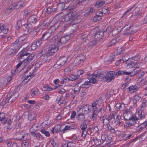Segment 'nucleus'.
Wrapping results in <instances>:
<instances>
[{"instance_id": "f257e3e1", "label": "nucleus", "mask_w": 147, "mask_h": 147, "mask_svg": "<svg viewBox=\"0 0 147 147\" xmlns=\"http://www.w3.org/2000/svg\"><path fill=\"white\" fill-rule=\"evenodd\" d=\"M134 71L131 72H128L125 71L119 70L117 72H115L113 71H111L109 72L107 75L106 77V81L107 82H111L115 78L114 75L118 76L124 74V75H130L131 76H132L136 74L138 71L137 69H134Z\"/></svg>"}, {"instance_id": "f03ea898", "label": "nucleus", "mask_w": 147, "mask_h": 147, "mask_svg": "<svg viewBox=\"0 0 147 147\" xmlns=\"http://www.w3.org/2000/svg\"><path fill=\"white\" fill-rule=\"evenodd\" d=\"M137 114L136 115L133 114L128 117L126 116L124 117L125 119L128 121L127 122V124L128 126L131 127L137 123V121L139 120L138 118H137Z\"/></svg>"}, {"instance_id": "7ed1b4c3", "label": "nucleus", "mask_w": 147, "mask_h": 147, "mask_svg": "<svg viewBox=\"0 0 147 147\" xmlns=\"http://www.w3.org/2000/svg\"><path fill=\"white\" fill-rule=\"evenodd\" d=\"M97 75L95 74H92V77L89 79V81H85L83 84H82L81 86V87L84 88H88L91 85V83L93 84L96 83L97 82V80L96 79V78H97Z\"/></svg>"}, {"instance_id": "20e7f679", "label": "nucleus", "mask_w": 147, "mask_h": 147, "mask_svg": "<svg viewBox=\"0 0 147 147\" xmlns=\"http://www.w3.org/2000/svg\"><path fill=\"white\" fill-rule=\"evenodd\" d=\"M67 59V57L65 56H63L60 58L56 64L54 65V67L57 69L60 68L62 66L64 65Z\"/></svg>"}, {"instance_id": "39448f33", "label": "nucleus", "mask_w": 147, "mask_h": 147, "mask_svg": "<svg viewBox=\"0 0 147 147\" xmlns=\"http://www.w3.org/2000/svg\"><path fill=\"white\" fill-rule=\"evenodd\" d=\"M55 30V28H53V30L51 28L48 30L43 34L41 37L45 41V40L48 39L53 34Z\"/></svg>"}, {"instance_id": "423d86ee", "label": "nucleus", "mask_w": 147, "mask_h": 147, "mask_svg": "<svg viewBox=\"0 0 147 147\" xmlns=\"http://www.w3.org/2000/svg\"><path fill=\"white\" fill-rule=\"evenodd\" d=\"M34 56V55L30 54L29 53L27 57V59L25 60L24 63V68H26L28 69V67L32 63V61L33 60Z\"/></svg>"}, {"instance_id": "0eeeda50", "label": "nucleus", "mask_w": 147, "mask_h": 147, "mask_svg": "<svg viewBox=\"0 0 147 147\" xmlns=\"http://www.w3.org/2000/svg\"><path fill=\"white\" fill-rule=\"evenodd\" d=\"M24 26L26 28V30L27 31L26 33H24V34H27L30 32L33 33L35 35H36L37 32V31L35 30H34L32 32H31V29L32 28V26L31 24L30 23L24 24Z\"/></svg>"}, {"instance_id": "6e6552de", "label": "nucleus", "mask_w": 147, "mask_h": 147, "mask_svg": "<svg viewBox=\"0 0 147 147\" xmlns=\"http://www.w3.org/2000/svg\"><path fill=\"white\" fill-rule=\"evenodd\" d=\"M131 28V26L129 24L125 26L123 28H121V31L123 32L124 35H129L131 33V31L130 30Z\"/></svg>"}, {"instance_id": "1a4fd4ad", "label": "nucleus", "mask_w": 147, "mask_h": 147, "mask_svg": "<svg viewBox=\"0 0 147 147\" xmlns=\"http://www.w3.org/2000/svg\"><path fill=\"white\" fill-rule=\"evenodd\" d=\"M7 96L9 100V103H11L13 101L15 100L18 97V93L17 92H14L12 94H8Z\"/></svg>"}, {"instance_id": "9d476101", "label": "nucleus", "mask_w": 147, "mask_h": 147, "mask_svg": "<svg viewBox=\"0 0 147 147\" xmlns=\"http://www.w3.org/2000/svg\"><path fill=\"white\" fill-rule=\"evenodd\" d=\"M29 55V53H28L24 51L21 53L19 56L18 58H19V61L22 62L24 63L25 60L27 59V57Z\"/></svg>"}, {"instance_id": "9b49d317", "label": "nucleus", "mask_w": 147, "mask_h": 147, "mask_svg": "<svg viewBox=\"0 0 147 147\" xmlns=\"http://www.w3.org/2000/svg\"><path fill=\"white\" fill-rule=\"evenodd\" d=\"M71 14H69L62 17L61 21L59 22H60L59 24L60 25L63 24V23L64 22H67L71 20L72 18L71 17Z\"/></svg>"}, {"instance_id": "f8f14e48", "label": "nucleus", "mask_w": 147, "mask_h": 147, "mask_svg": "<svg viewBox=\"0 0 147 147\" xmlns=\"http://www.w3.org/2000/svg\"><path fill=\"white\" fill-rule=\"evenodd\" d=\"M69 39L68 36L62 37L58 40L57 44L58 46L63 45L65 44Z\"/></svg>"}, {"instance_id": "ddd939ff", "label": "nucleus", "mask_w": 147, "mask_h": 147, "mask_svg": "<svg viewBox=\"0 0 147 147\" xmlns=\"http://www.w3.org/2000/svg\"><path fill=\"white\" fill-rule=\"evenodd\" d=\"M58 49V48L55 45H52L49 47L48 50V53L49 55H52L55 53L56 52Z\"/></svg>"}, {"instance_id": "4468645a", "label": "nucleus", "mask_w": 147, "mask_h": 147, "mask_svg": "<svg viewBox=\"0 0 147 147\" xmlns=\"http://www.w3.org/2000/svg\"><path fill=\"white\" fill-rule=\"evenodd\" d=\"M134 7V9L132 10H133L134 9V12H135V14L132 15L131 16V18H134V20L137 18L138 16L142 14V13L141 11H140V10L139 8L136 7Z\"/></svg>"}, {"instance_id": "2eb2a0df", "label": "nucleus", "mask_w": 147, "mask_h": 147, "mask_svg": "<svg viewBox=\"0 0 147 147\" xmlns=\"http://www.w3.org/2000/svg\"><path fill=\"white\" fill-rule=\"evenodd\" d=\"M104 32L98 30L95 34V38L97 40H98L102 38L103 36Z\"/></svg>"}, {"instance_id": "dca6fc26", "label": "nucleus", "mask_w": 147, "mask_h": 147, "mask_svg": "<svg viewBox=\"0 0 147 147\" xmlns=\"http://www.w3.org/2000/svg\"><path fill=\"white\" fill-rule=\"evenodd\" d=\"M100 120L103 125H108L109 123V119L105 115H103L100 117Z\"/></svg>"}, {"instance_id": "f3484780", "label": "nucleus", "mask_w": 147, "mask_h": 147, "mask_svg": "<svg viewBox=\"0 0 147 147\" xmlns=\"http://www.w3.org/2000/svg\"><path fill=\"white\" fill-rule=\"evenodd\" d=\"M129 62H128V64L131 65L132 67H134L136 65L137 66L140 67V65H138L139 63H137L136 61L134 59L132 58H129L128 60Z\"/></svg>"}, {"instance_id": "a211bd4d", "label": "nucleus", "mask_w": 147, "mask_h": 147, "mask_svg": "<svg viewBox=\"0 0 147 147\" xmlns=\"http://www.w3.org/2000/svg\"><path fill=\"white\" fill-rule=\"evenodd\" d=\"M25 19L24 18L21 19L20 20H18L17 22L16 26V28L18 30L22 26V25L24 26V24L25 23Z\"/></svg>"}, {"instance_id": "6ab92c4d", "label": "nucleus", "mask_w": 147, "mask_h": 147, "mask_svg": "<svg viewBox=\"0 0 147 147\" xmlns=\"http://www.w3.org/2000/svg\"><path fill=\"white\" fill-rule=\"evenodd\" d=\"M98 75L97 78H96V79H97V77H98V80L100 81H106V77H107V74L106 73H101L99 75L97 74H95Z\"/></svg>"}, {"instance_id": "aec40b11", "label": "nucleus", "mask_w": 147, "mask_h": 147, "mask_svg": "<svg viewBox=\"0 0 147 147\" xmlns=\"http://www.w3.org/2000/svg\"><path fill=\"white\" fill-rule=\"evenodd\" d=\"M31 134L33 137H35L38 140H42L44 138L39 133L32 131L31 132Z\"/></svg>"}, {"instance_id": "412c9836", "label": "nucleus", "mask_w": 147, "mask_h": 147, "mask_svg": "<svg viewBox=\"0 0 147 147\" xmlns=\"http://www.w3.org/2000/svg\"><path fill=\"white\" fill-rule=\"evenodd\" d=\"M95 10V9H94L93 7H88L86 10V13L84 14V16L86 17L92 14L93 12Z\"/></svg>"}, {"instance_id": "4be33fe9", "label": "nucleus", "mask_w": 147, "mask_h": 147, "mask_svg": "<svg viewBox=\"0 0 147 147\" xmlns=\"http://www.w3.org/2000/svg\"><path fill=\"white\" fill-rule=\"evenodd\" d=\"M0 121L3 124H5L7 120L4 113L0 112Z\"/></svg>"}, {"instance_id": "5701e85b", "label": "nucleus", "mask_w": 147, "mask_h": 147, "mask_svg": "<svg viewBox=\"0 0 147 147\" xmlns=\"http://www.w3.org/2000/svg\"><path fill=\"white\" fill-rule=\"evenodd\" d=\"M98 102L97 100L94 101L92 103V111L93 112H97L98 110V106H99L98 104Z\"/></svg>"}, {"instance_id": "b1692460", "label": "nucleus", "mask_w": 147, "mask_h": 147, "mask_svg": "<svg viewBox=\"0 0 147 147\" xmlns=\"http://www.w3.org/2000/svg\"><path fill=\"white\" fill-rule=\"evenodd\" d=\"M138 88L137 86L135 85L129 87L127 89L128 90L129 93H131V92L134 93L136 91Z\"/></svg>"}, {"instance_id": "393cba45", "label": "nucleus", "mask_w": 147, "mask_h": 147, "mask_svg": "<svg viewBox=\"0 0 147 147\" xmlns=\"http://www.w3.org/2000/svg\"><path fill=\"white\" fill-rule=\"evenodd\" d=\"M37 20V16L34 15L30 16L29 19V21L30 22L33 23H35Z\"/></svg>"}, {"instance_id": "a878e982", "label": "nucleus", "mask_w": 147, "mask_h": 147, "mask_svg": "<svg viewBox=\"0 0 147 147\" xmlns=\"http://www.w3.org/2000/svg\"><path fill=\"white\" fill-rule=\"evenodd\" d=\"M10 103H9V100L8 97H7V96H6L5 98L3 100L0 105L3 106L6 105H8Z\"/></svg>"}, {"instance_id": "bb28decb", "label": "nucleus", "mask_w": 147, "mask_h": 147, "mask_svg": "<svg viewBox=\"0 0 147 147\" xmlns=\"http://www.w3.org/2000/svg\"><path fill=\"white\" fill-rule=\"evenodd\" d=\"M38 90L36 88L32 89L30 92V94L32 97L36 96L38 94Z\"/></svg>"}, {"instance_id": "cd10ccee", "label": "nucleus", "mask_w": 147, "mask_h": 147, "mask_svg": "<svg viewBox=\"0 0 147 147\" xmlns=\"http://www.w3.org/2000/svg\"><path fill=\"white\" fill-rule=\"evenodd\" d=\"M121 118V116L119 115H117L116 118L115 119V123L116 125H120L121 124V122L120 120Z\"/></svg>"}, {"instance_id": "c85d7f7f", "label": "nucleus", "mask_w": 147, "mask_h": 147, "mask_svg": "<svg viewBox=\"0 0 147 147\" xmlns=\"http://www.w3.org/2000/svg\"><path fill=\"white\" fill-rule=\"evenodd\" d=\"M76 118L78 120L82 121L84 120L85 117L84 114L80 113L77 115Z\"/></svg>"}, {"instance_id": "c756f323", "label": "nucleus", "mask_w": 147, "mask_h": 147, "mask_svg": "<svg viewBox=\"0 0 147 147\" xmlns=\"http://www.w3.org/2000/svg\"><path fill=\"white\" fill-rule=\"evenodd\" d=\"M121 28H118L117 27L114 28L112 31V35L113 36H115L120 31H121Z\"/></svg>"}, {"instance_id": "7c9ffc66", "label": "nucleus", "mask_w": 147, "mask_h": 147, "mask_svg": "<svg viewBox=\"0 0 147 147\" xmlns=\"http://www.w3.org/2000/svg\"><path fill=\"white\" fill-rule=\"evenodd\" d=\"M133 109V108L132 107H130L129 109L127 108L126 109L125 111V112L127 114V115L128 116V115L129 116L132 115V111Z\"/></svg>"}, {"instance_id": "2f4dec72", "label": "nucleus", "mask_w": 147, "mask_h": 147, "mask_svg": "<svg viewBox=\"0 0 147 147\" xmlns=\"http://www.w3.org/2000/svg\"><path fill=\"white\" fill-rule=\"evenodd\" d=\"M117 43V39L115 38L112 39L110 42L107 44V46L108 47H111L115 44Z\"/></svg>"}, {"instance_id": "473e14b6", "label": "nucleus", "mask_w": 147, "mask_h": 147, "mask_svg": "<svg viewBox=\"0 0 147 147\" xmlns=\"http://www.w3.org/2000/svg\"><path fill=\"white\" fill-rule=\"evenodd\" d=\"M76 146L75 143L72 142H69L68 143H66L65 146L67 147H76Z\"/></svg>"}, {"instance_id": "72a5a7b5", "label": "nucleus", "mask_w": 147, "mask_h": 147, "mask_svg": "<svg viewBox=\"0 0 147 147\" xmlns=\"http://www.w3.org/2000/svg\"><path fill=\"white\" fill-rule=\"evenodd\" d=\"M86 120L84 121L80 125V128L82 130H86L87 127V125L86 123Z\"/></svg>"}, {"instance_id": "f704fd0d", "label": "nucleus", "mask_w": 147, "mask_h": 147, "mask_svg": "<svg viewBox=\"0 0 147 147\" xmlns=\"http://www.w3.org/2000/svg\"><path fill=\"white\" fill-rule=\"evenodd\" d=\"M13 10L11 7V6H10L8 7L5 8V12L6 14H8L12 12Z\"/></svg>"}, {"instance_id": "c9c22d12", "label": "nucleus", "mask_w": 147, "mask_h": 147, "mask_svg": "<svg viewBox=\"0 0 147 147\" xmlns=\"http://www.w3.org/2000/svg\"><path fill=\"white\" fill-rule=\"evenodd\" d=\"M105 3V2L104 1L100 0L96 2L95 5L96 6H97V7H98L102 6Z\"/></svg>"}, {"instance_id": "e433bc0d", "label": "nucleus", "mask_w": 147, "mask_h": 147, "mask_svg": "<svg viewBox=\"0 0 147 147\" xmlns=\"http://www.w3.org/2000/svg\"><path fill=\"white\" fill-rule=\"evenodd\" d=\"M115 55L110 56L109 59L107 58L105 59V61L109 62H111L113 61V60L115 58Z\"/></svg>"}, {"instance_id": "4c0bfd02", "label": "nucleus", "mask_w": 147, "mask_h": 147, "mask_svg": "<svg viewBox=\"0 0 147 147\" xmlns=\"http://www.w3.org/2000/svg\"><path fill=\"white\" fill-rule=\"evenodd\" d=\"M93 141L95 144L96 146H98L101 144V141L96 138H94Z\"/></svg>"}, {"instance_id": "58836bf2", "label": "nucleus", "mask_w": 147, "mask_h": 147, "mask_svg": "<svg viewBox=\"0 0 147 147\" xmlns=\"http://www.w3.org/2000/svg\"><path fill=\"white\" fill-rule=\"evenodd\" d=\"M102 13L105 14H108L109 13V11L108 8L106 7H103L102 9Z\"/></svg>"}, {"instance_id": "ea45409f", "label": "nucleus", "mask_w": 147, "mask_h": 147, "mask_svg": "<svg viewBox=\"0 0 147 147\" xmlns=\"http://www.w3.org/2000/svg\"><path fill=\"white\" fill-rule=\"evenodd\" d=\"M68 125L71 129H75L76 128V126L71 123H67L66 124Z\"/></svg>"}, {"instance_id": "a19ab883", "label": "nucleus", "mask_w": 147, "mask_h": 147, "mask_svg": "<svg viewBox=\"0 0 147 147\" xmlns=\"http://www.w3.org/2000/svg\"><path fill=\"white\" fill-rule=\"evenodd\" d=\"M69 78H63L62 79H61L60 83L61 84H63L65 83H66L67 82L69 81Z\"/></svg>"}, {"instance_id": "79ce46f5", "label": "nucleus", "mask_w": 147, "mask_h": 147, "mask_svg": "<svg viewBox=\"0 0 147 147\" xmlns=\"http://www.w3.org/2000/svg\"><path fill=\"white\" fill-rule=\"evenodd\" d=\"M81 87L78 86H76L74 90V92L76 94H78L80 90Z\"/></svg>"}, {"instance_id": "37998d69", "label": "nucleus", "mask_w": 147, "mask_h": 147, "mask_svg": "<svg viewBox=\"0 0 147 147\" xmlns=\"http://www.w3.org/2000/svg\"><path fill=\"white\" fill-rule=\"evenodd\" d=\"M42 90L45 91H51L52 90V88L47 86H43L42 88Z\"/></svg>"}, {"instance_id": "c03bdc74", "label": "nucleus", "mask_w": 147, "mask_h": 147, "mask_svg": "<svg viewBox=\"0 0 147 147\" xmlns=\"http://www.w3.org/2000/svg\"><path fill=\"white\" fill-rule=\"evenodd\" d=\"M21 43V41L18 39H17L13 43V45L15 47H18L20 46V44Z\"/></svg>"}, {"instance_id": "a18cd8bd", "label": "nucleus", "mask_w": 147, "mask_h": 147, "mask_svg": "<svg viewBox=\"0 0 147 147\" xmlns=\"http://www.w3.org/2000/svg\"><path fill=\"white\" fill-rule=\"evenodd\" d=\"M19 2L17 3H16L13 4L12 5H11V7L13 10L15 9L19 8Z\"/></svg>"}, {"instance_id": "49530a36", "label": "nucleus", "mask_w": 147, "mask_h": 147, "mask_svg": "<svg viewBox=\"0 0 147 147\" xmlns=\"http://www.w3.org/2000/svg\"><path fill=\"white\" fill-rule=\"evenodd\" d=\"M44 41H45L43 40L42 38L41 37L40 38L37 40L35 43L38 46H39L40 44L42 43V42Z\"/></svg>"}, {"instance_id": "de8ad7c7", "label": "nucleus", "mask_w": 147, "mask_h": 147, "mask_svg": "<svg viewBox=\"0 0 147 147\" xmlns=\"http://www.w3.org/2000/svg\"><path fill=\"white\" fill-rule=\"evenodd\" d=\"M61 126L60 125H57L55 127V132L57 133H58L59 131H61Z\"/></svg>"}, {"instance_id": "09e8293b", "label": "nucleus", "mask_w": 147, "mask_h": 147, "mask_svg": "<svg viewBox=\"0 0 147 147\" xmlns=\"http://www.w3.org/2000/svg\"><path fill=\"white\" fill-rule=\"evenodd\" d=\"M40 131L43 134H44L45 136L47 137H49L50 136L49 132L48 131H46L44 129L40 130Z\"/></svg>"}, {"instance_id": "8fccbe9b", "label": "nucleus", "mask_w": 147, "mask_h": 147, "mask_svg": "<svg viewBox=\"0 0 147 147\" xmlns=\"http://www.w3.org/2000/svg\"><path fill=\"white\" fill-rule=\"evenodd\" d=\"M139 81V84L140 86H144L145 84V82L146 80L143 78L138 80Z\"/></svg>"}, {"instance_id": "3c124183", "label": "nucleus", "mask_w": 147, "mask_h": 147, "mask_svg": "<svg viewBox=\"0 0 147 147\" xmlns=\"http://www.w3.org/2000/svg\"><path fill=\"white\" fill-rule=\"evenodd\" d=\"M147 102H143L142 103V104L141 106V113H142V112L144 111L145 109V106H146V104Z\"/></svg>"}, {"instance_id": "603ef678", "label": "nucleus", "mask_w": 147, "mask_h": 147, "mask_svg": "<svg viewBox=\"0 0 147 147\" xmlns=\"http://www.w3.org/2000/svg\"><path fill=\"white\" fill-rule=\"evenodd\" d=\"M68 78H69V81H74L77 79L78 78V77L77 76L74 75H72Z\"/></svg>"}, {"instance_id": "864d4df0", "label": "nucleus", "mask_w": 147, "mask_h": 147, "mask_svg": "<svg viewBox=\"0 0 147 147\" xmlns=\"http://www.w3.org/2000/svg\"><path fill=\"white\" fill-rule=\"evenodd\" d=\"M97 112H93L92 114V118L93 120H96L97 118Z\"/></svg>"}, {"instance_id": "5fc2aeb1", "label": "nucleus", "mask_w": 147, "mask_h": 147, "mask_svg": "<svg viewBox=\"0 0 147 147\" xmlns=\"http://www.w3.org/2000/svg\"><path fill=\"white\" fill-rule=\"evenodd\" d=\"M102 12L100 11H98L96 13V16L99 17V19H102Z\"/></svg>"}, {"instance_id": "6e6d98bb", "label": "nucleus", "mask_w": 147, "mask_h": 147, "mask_svg": "<svg viewBox=\"0 0 147 147\" xmlns=\"http://www.w3.org/2000/svg\"><path fill=\"white\" fill-rule=\"evenodd\" d=\"M70 129H71V128H70L66 124V125L65 126V128L61 130V131H63V133H64L67 130H69Z\"/></svg>"}, {"instance_id": "4d7b16f0", "label": "nucleus", "mask_w": 147, "mask_h": 147, "mask_svg": "<svg viewBox=\"0 0 147 147\" xmlns=\"http://www.w3.org/2000/svg\"><path fill=\"white\" fill-rule=\"evenodd\" d=\"M34 117V115L33 114L29 113L28 114V118L29 120H32L33 119Z\"/></svg>"}, {"instance_id": "13d9d810", "label": "nucleus", "mask_w": 147, "mask_h": 147, "mask_svg": "<svg viewBox=\"0 0 147 147\" xmlns=\"http://www.w3.org/2000/svg\"><path fill=\"white\" fill-rule=\"evenodd\" d=\"M134 9V7H131V8L129 9L128 10H127L126 11L125 13L123 14V15L121 17V18H123L124 17H125L127 13H128L129 11H131L132 9Z\"/></svg>"}, {"instance_id": "bf43d9fd", "label": "nucleus", "mask_w": 147, "mask_h": 147, "mask_svg": "<svg viewBox=\"0 0 147 147\" xmlns=\"http://www.w3.org/2000/svg\"><path fill=\"white\" fill-rule=\"evenodd\" d=\"M52 7H49L47 8L46 11L47 13L48 14H51L53 13L52 10Z\"/></svg>"}, {"instance_id": "052dcab7", "label": "nucleus", "mask_w": 147, "mask_h": 147, "mask_svg": "<svg viewBox=\"0 0 147 147\" xmlns=\"http://www.w3.org/2000/svg\"><path fill=\"white\" fill-rule=\"evenodd\" d=\"M125 108V105L124 103H121L119 106V109L121 111L123 110Z\"/></svg>"}, {"instance_id": "680f3d73", "label": "nucleus", "mask_w": 147, "mask_h": 147, "mask_svg": "<svg viewBox=\"0 0 147 147\" xmlns=\"http://www.w3.org/2000/svg\"><path fill=\"white\" fill-rule=\"evenodd\" d=\"M38 46L35 43H33L31 46V49L34 50L36 49L37 47Z\"/></svg>"}, {"instance_id": "e2e57ef3", "label": "nucleus", "mask_w": 147, "mask_h": 147, "mask_svg": "<svg viewBox=\"0 0 147 147\" xmlns=\"http://www.w3.org/2000/svg\"><path fill=\"white\" fill-rule=\"evenodd\" d=\"M87 3V2H86L85 0H82L81 1H79L78 3V4H79L82 5H85Z\"/></svg>"}, {"instance_id": "0e129e2a", "label": "nucleus", "mask_w": 147, "mask_h": 147, "mask_svg": "<svg viewBox=\"0 0 147 147\" xmlns=\"http://www.w3.org/2000/svg\"><path fill=\"white\" fill-rule=\"evenodd\" d=\"M36 130L35 129V125H33L30 128V131L31 134L32 132H35Z\"/></svg>"}, {"instance_id": "69168bd1", "label": "nucleus", "mask_w": 147, "mask_h": 147, "mask_svg": "<svg viewBox=\"0 0 147 147\" xmlns=\"http://www.w3.org/2000/svg\"><path fill=\"white\" fill-rule=\"evenodd\" d=\"M107 137V135H106L105 134H102L101 136V140L103 141H105L106 140V138Z\"/></svg>"}, {"instance_id": "338daca9", "label": "nucleus", "mask_w": 147, "mask_h": 147, "mask_svg": "<svg viewBox=\"0 0 147 147\" xmlns=\"http://www.w3.org/2000/svg\"><path fill=\"white\" fill-rule=\"evenodd\" d=\"M76 115V112L75 111H73L71 113V114L70 116V117L71 119L74 118L75 117Z\"/></svg>"}, {"instance_id": "774afa93", "label": "nucleus", "mask_w": 147, "mask_h": 147, "mask_svg": "<svg viewBox=\"0 0 147 147\" xmlns=\"http://www.w3.org/2000/svg\"><path fill=\"white\" fill-rule=\"evenodd\" d=\"M143 129L142 128V127H141L139 125L137 127L136 132H141Z\"/></svg>"}]
</instances>
